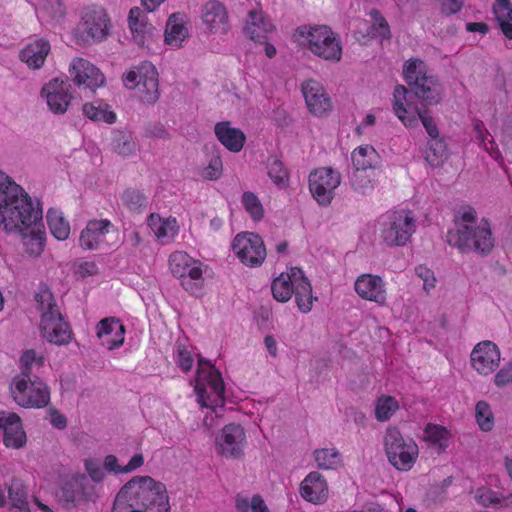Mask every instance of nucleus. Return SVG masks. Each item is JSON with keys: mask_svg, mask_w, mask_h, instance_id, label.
<instances>
[{"mask_svg": "<svg viewBox=\"0 0 512 512\" xmlns=\"http://www.w3.org/2000/svg\"><path fill=\"white\" fill-rule=\"evenodd\" d=\"M34 298L38 309L42 311L40 330L43 338L56 345L69 343L71 339L70 326L59 311L50 289L46 285H41Z\"/></svg>", "mask_w": 512, "mask_h": 512, "instance_id": "nucleus-5", "label": "nucleus"}, {"mask_svg": "<svg viewBox=\"0 0 512 512\" xmlns=\"http://www.w3.org/2000/svg\"><path fill=\"white\" fill-rule=\"evenodd\" d=\"M145 136L157 139H168L170 137L168 131L162 124H149L145 128Z\"/></svg>", "mask_w": 512, "mask_h": 512, "instance_id": "nucleus-64", "label": "nucleus"}, {"mask_svg": "<svg viewBox=\"0 0 512 512\" xmlns=\"http://www.w3.org/2000/svg\"><path fill=\"white\" fill-rule=\"evenodd\" d=\"M175 220H164L157 214H150L147 224L154 235L165 242L170 241L177 233Z\"/></svg>", "mask_w": 512, "mask_h": 512, "instance_id": "nucleus-37", "label": "nucleus"}, {"mask_svg": "<svg viewBox=\"0 0 512 512\" xmlns=\"http://www.w3.org/2000/svg\"><path fill=\"white\" fill-rule=\"evenodd\" d=\"M415 273L423 280V288L425 291L429 292L430 289L435 287L436 278L429 268L422 265L417 266L415 268Z\"/></svg>", "mask_w": 512, "mask_h": 512, "instance_id": "nucleus-61", "label": "nucleus"}, {"mask_svg": "<svg viewBox=\"0 0 512 512\" xmlns=\"http://www.w3.org/2000/svg\"><path fill=\"white\" fill-rule=\"evenodd\" d=\"M369 15L372 19L369 34L373 37L389 40L391 38L390 27L381 12L378 9H372Z\"/></svg>", "mask_w": 512, "mask_h": 512, "instance_id": "nucleus-50", "label": "nucleus"}, {"mask_svg": "<svg viewBox=\"0 0 512 512\" xmlns=\"http://www.w3.org/2000/svg\"><path fill=\"white\" fill-rule=\"evenodd\" d=\"M195 382V391L202 406L213 409L215 413H217V408H223L225 404L224 382L221 373L214 365L200 358Z\"/></svg>", "mask_w": 512, "mask_h": 512, "instance_id": "nucleus-8", "label": "nucleus"}, {"mask_svg": "<svg viewBox=\"0 0 512 512\" xmlns=\"http://www.w3.org/2000/svg\"><path fill=\"white\" fill-rule=\"evenodd\" d=\"M42 209L7 174L0 171V228L8 233L24 236L26 252L32 256L42 253L45 232L42 227Z\"/></svg>", "mask_w": 512, "mask_h": 512, "instance_id": "nucleus-1", "label": "nucleus"}, {"mask_svg": "<svg viewBox=\"0 0 512 512\" xmlns=\"http://www.w3.org/2000/svg\"><path fill=\"white\" fill-rule=\"evenodd\" d=\"M314 459L320 469H335L341 465V455L334 448L315 450Z\"/></svg>", "mask_w": 512, "mask_h": 512, "instance_id": "nucleus-46", "label": "nucleus"}, {"mask_svg": "<svg viewBox=\"0 0 512 512\" xmlns=\"http://www.w3.org/2000/svg\"><path fill=\"white\" fill-rule=\"evenodd\" d=\"M8 498L12 507L19 509L20 512H30L27 494L22 484L13 482L8 489Z\"/></svg>", "mask_w": 512, "mask_h": 512, "instance_id": "nucleus-52", "label": "nucleus"}, {"mask_svg": "<svg viewBox=\"0 0 512 512\" xmlns=\"http://www.w3.org/2000/svg\"><path fill=\"white\" fill-rule=\"evenodd\" d=\"M50 43L45 39H37L27 44L19 54L20 60L31 69H40L50 52Z\"/></svg>", "mask_w": 512, "mask_h": 512, "instance_id": "nucleus-31", "label": "nucleus"}, {"mask_svg": "<svg viewBox=\"0 0 512 512\" xmlns=\"http://www.w3.org/2000/svg\"><path fill=\"white\" fill-rule=\"evenodd\" d=\"M57 495L64 507L68 509L77 507L83 502H94L97 499L95 486L85 475L65 482Z\"/></svg>", "mask_w": 512, "mask_h": 512, "instance_id": "nucleus-16", "label": "nucleus"}, {"mask_svg": "<svg viewBox=\"0 0 512 512\" xmlns=\"http://www.w3.org/2000/svg\"><path fill=\"white\" fill-rule=\"evenodd\" d=\"M110 149L118 156L127 158L136 154L138 144L131 131L114 130L111 133Z\"/></svg>", "mask_w": 512, "mask_h": 512, "instance_id": "nucleus-33", "label": "nucleus"}, {"mask_svg": "<svg viewBox=\"0 0 512 512\" xmlns=\"http://www.w3.org/2000/svg\"><path fill=\"white\" fill-rule=\"evenodd\" d=\"M20 362L22 369L21 373L17 377L31 378L32 376H38L37 373L34 372V368L38 370L43 367L44 357L42 355H37L33 349H30L22 354Z\"/></svg>", "mask_w": 512, "mask_h": 512, "instance_id": "nucleus-45", "label": "nucleus"}, {"mask_svg": "<svg viewBox=\"0 0 512 512\" xmlns=\"http://www.w3.org/2000/svg\"><path fill=\"white\" fill-rule=\"evenodd\" d=\"M124 334V326L114 317L105 318L97 325V336L101 339L102 345L106 346L109 350H113L123 344Z\"/></svg>", "mask_w": 512, "mask_h": 512, "instance_id": "nucleus-27", "label": "nucleus"}, {"mask_svg": "<svg viewBox=\"0 0 512 512\" xmlns=\"http://www.w3.org/2000/svg\"><path fill=\"white\" fill-rule=\"evenodd\" d=\"M355 291L361 298L378 304H383L386 300L384 283L379 276L361 275L355 282Z\"/></svg>", "mask_w": 512, "mask_h": 512, "instance_id": "nucleus-25", "label": "nucleus"}, {"mask_svg": "<svg viewBox=\"0 0 512 512\" xmlns=\"http://www.w3.org/2000/svg\"><path fill=\"white\" fill-rule=\"evenodd\" d=\"M408 90L403 85H397L393 93V110L396 116L407 127H415L421 121L431 138L439 137L438 127L426 110H420L417 105L407 100Z\"/></svg>", "mask_w": 512, "mask_h": 512, "instance_id": "nucleus-11", "label": "nucleus"}, {"mask_svg": "<svg viewBox=\"0 0 512 512\" xmlns=\"http://www.w3.org/2000/svg\"><path fill=\"white\" fill-rule=\"evenodd\" d=\"M449 437L448 430L440 425L428 424L424 430V439L436 446L438 452L445 451L448 447Z\"/></svg>", "mask_w": 512, "mask_h": 512, "instance_id": "nucleus-43", "label": "nucleus"}, {"mask_svg": "<svg viewBox=\"0 0 512 512\" xmlns=\"http://www.w3.org/2000/svg\"><path fill=\"white\" fill-rule=\"evenodd\" d=\"M340 183V173L330 167L315 169L309 175L310 192L321 206H328L332 202Z\"/></svg>", "mask_w": 512, "mask_h": 512, "instance_id": "nucleus-14", "label": "nucleus"}, {"mask_svg": "<svg viewBox=\"0 0 512 512\" xmlns=\"http://www.w3.org/2000/svg\"><path fill=\"white\" fill-rule=\"evenodd\" d=\"M373 170H359L355 169L350 177V184L352 188L360 193L367 194L373 189V180H372Z\"/></svg>", "mask_w": 512, "mask_h": 512, "instance_id": "nucleus-48", "label": "nucleus"}, {"mask_svg": "<svg viewBox=\"0 0 512 512\" xmlns=\"http://www.w3.org/2000/svg\"><path fill=\"white\" fill-rule=\"evenodd\" d=\"M185 37L186 28L184 27L179 14H171L166 24L165 42L169 45L180 46Z\"/></svg>", "mask_w": 512, "mask_h": 512, "instance_id": "nucleus-41", "label": "nucleus"}, {"mask_svg": "<svg viewBox=\"0 0 512 512\" xmlns=\"http://www.w3.org/2000/svg\"><path fill=\"white\" fill-rule=\"evenodd\" d=\"M268 175L279 187H284L288 180V173L284 169L282 162L278 159H273L272 162L269 163Z\"/></svg>", "mask_w": 512, "mask_h": 512, "instance_id": "nucleus-56", "label": "nucleus"}, {"mask_svg": "<svg viewBox=\"0 0 512 512\" xmlns=\"http://www.w3.org/2000/svg\"><path fill=\"white\" fill-rule=\"evenodd\" d=\"M475 417L481 430L490 431L493 428V414L488 403L479 401L476 404Z\"/></svg>", "mask_w": 512, "mask_h": 512, "instance_id": "nucleus-55", "label": "nucleus"}, {"mask_svg": "<svg viewBox=\"0 0 512 512\" xmlns=\"http://www.w3.org/2000/svg\"><path fill=\"white\" fill-rule=\"evenodd\" d=\"M10 392L14 401L24 408H44L50 402V390L39 376L14 377Z\"/></svg>", "mask_w": 512, "mask_h": 512, "instance_id": "nucleus-12", "label": "nucleus"}, {"mask_svg": "<svg viewBox=\"0 0 512 512\" xmlns=\"http://www.w3.org/2000/svg\"><path fill=\"white\" fill-rule=\"evenodd\" d=\"M166 487L150 476H136L118 492L112 512H169Z\"/></svg>", "mask_w": 512, "mask_h": 512, "instance_id": "nucleus-2", "label": "nucleus"}, {"mask_svg": "<svg viewBox=\"0 0 512 512\" xmlns=\"http://www.w3.org/2000/svg\"><path fill=\"white\" fill-rule=\"evenodd\" d=\"M69 74L77 86L92 91L105 83V77L101 71L92 63L82 58H76L72 61L69 67Z\"/></svg>", "mask_w": 512, "mask_h": 512, "instance_id": "nucleus-19", "label": "nucleus"}, {"mask_svg": "<svg viewBox=\"0 0 512 512\" xmlns=\"http://www.w3.org/2000/svg\"><path fill=\"white\" fill-rule=\"evenodd\" d=\"M232 248L240 261L249 267L260 266L266 258L264 242L254 233L238 234L233 240Z\"/></svg>", "mask_w": 512, "mask_h": 512, "instance_id": "nucleus-15", "label": "nucleus"}, {"mask_svg": "<svg viewBox=\"0 0 512 512\" xmlns=\"http://www.w3.org/2000/svg\"><path fill=\"white\" fill-rule=\"evenodd\" d=\"M471 365L481 375H490L499 366L500 351L491 341L478 343L471 352Z\"/></svg>", "mask_w": 512, "mask_h": 512, "instance_id": "nucleus-20", "label": "nucleus"}, {"mask_svg": "<svg viewBox=\"0 0 512 512\" xmlns=\"http://www.w3.org/2000/svg\"><path fill=\"white\" fill-rule=\"evenodd\" d=\"M495 2L493 5L495 19L505 37L512 39V5L510 0H495Z\"/></svg>", "mask_w": 512, "mask_h": 512, "instance_id": "nucleus-36", "label": "nucleus"}, {"mask_svg": "<svg viewBox=\"0 0 512 512\" xmlns=\"http://www.w3.org/2000/svg\"><path fill=\"white\" fill-rule=\"evenodd\" d=\"M217 139L231 152H239L245 143L244 133L230 126L229 122H219L214 128Z\"/></svg>", "mask_w": 512, "mask_h": 512, "instance_id": "nucleus-32", "label": "nucleus"}, {"mask_svg": "<svg viewBox=\"0 0 512 512\" xmlns=\"http://www.w3.org/2000/svg\"><path fill=\"white\" fill-rule=\"evenodd\" d=\"M113 229L114 225L107 219L90 220L80 234V246L86 250L100 249L106 235Z\"/></svg>", "mask_w": 512, "mask_h": 512, "instance_id": "nucleus-23", "label": "nucleus"}, {"mask_svg": "<svg viewBox=\"0 0 512 512\" xmlns=\"http://www.w3.org/2000/svg\"><path fill=\"white\" fill-rule=\"evenodd\" d=\"M71 84L67 80L53 78L41 89V96L45 98L51 112L64 114L72 100Z\"/></svg>", "mask_w": 512, "mask_h": 512, "instance_id": "nucleus-18", "label": "nucleus"}, {"mask_svg": "<svg viewBox=\"0 0 512 512\" xmlns=\"http://www.w3.org/2000/svg\"><path fill=\"white\" fill-rule=\"evenodd\" d=\"M85 469L93 482L100 483L105 477L104 468L95 459L85 460Z\"/></svg>", "mask_w": 512, "mask_h": 512, "instance_id": "nucleus-59", "label": "nucleus"}, {"mask_svg": "<svg viewBox=\"0 0 512 512\" xmlns=\"http://www.w3.org/2000/svg\"><path fill=\"white\" fill-rule=\"evenodd\" d=\"M222 160L218 154H213L209 160V164L202 170V177L207 180H216L222 174Z\"/></svg>", "mask_w": 512, "mask_h": 512, "instance_id": "nucleus-57", "label": "nucleus"}, {"mask_svg": "<svg viewBox=\"0 0 512 512\" xmlns=\"http://www.w3.org/2000/svg\"><path fill=\"white\" fill-rule=\"evenodd\" d=\"M295 42L307 47L315 56L326 61L338 62L342 57L339 36L326 25H302L293 34Z\"/></svg>", "mask_w": 512, "mask_h": 512, "instance_id": "nucleus-4", "label": "nucleus"}, {"mask_svg": "<svg viewBox=\"0 0 512 512\" xmlns=\"http://www.w3.org/2000/svg\"><path fill=\"white\" fill-rule=\"evenodd\" d=\"M146 15L139 7H133L129 12L128 22L133 40L139 46H144L151 37L153 27L145 21Z\"/></svg>", "mask_w": 512, "mask_h": 512, "instance_id": "nucleus-34", "label": "nucleus"}, {"mask_svg": "<svg viewBox=\"0 0 512 512\" xmlns=\"http://www.w3.org/2000/svg\"><path fill=\"white\" fill-rule=\"evenodd\" d=\"M242 204L253 220L259 221L263 218V206L253 192L247 191L243 193Z\"/></svg>", "mask_w": 512, "mask_h": 512, "instance_id": "nucleus-54", "label": "nucleus"}, {"mask_svg": "<svg viewBox=\"0 0 512 512\" xmlns=\"http://www.w3.org/2000/svg\"><path fill=\"white\" fill-rule=\"evenodd\" d=\"M123 84L128 89H137L141 102L154 104L159 98L158 72L150 62H142L123 75Z\"/></svg>", "mask_w": 512, "mask_h": 512, "instance_id": "nucleus-13", "label": "nucleus"}, {"mask_svg": "<svg viewBox=\"0 0 512 512\" xmlns=\"http://www.w3.org/2000/svg\"><path fill=\"white\" fill-rule=\"evenodd\" d=\"M273 297L279 302H287L294 292L293 268L290 273H281L271 285Z\"/></svg>", "mask_w": 512, "mask_h": 512, "instance_id": "nucleus-38", "label": "nucleus"}, {"mask_svg": "<svg viewBox=\"0 0 512 512\" xmlns=\"http://www.w3.org/2000/svg\"><path fill=\"white\" fill-rule=\"evenodd\" d=\"M447 146L439 137L431 138L425 151V160L432 167H439L447 158Z\"/></svg>", "mask_w": 512, "mask_h": 512, "instance_id": "nucleus-40", "label": "nucleus"}, {"mask_svg": "<svg viewBox=\"0 0 512 512\" xmlns=\"http://www.w3.org/2000/svg\"><path fill=\"white\" fill-rule=\"evenodd\" d=\"M378 230L388 247H403L416 231V219L409 210H389L378 218Z\"/></svg>", "mask_w": 512, "mask_h": 512, "instance_id": "nucleus-7", "label": "nucleus"}, {"mask_svg": "<svg viewBox=\"0 0 512 512\" xmlns=\"http://www.w3.org/2000/svg\"><path fill=\"white\" fill-rule=\"evenodd\" d=\"M273 30L272 23L264 16L261 9H251L248 12L244 33L250 39L261 42Z\"/></svg>", "mask_w": 512, "mask_h": 512, "instance_id": "nucleus-29", "label": "nucleus"}, {"mask_svg": "<svg viewBox=\"0 0 512 512\" xmlns=\"http://www.w3.org/2000/svg\"><path fill=\"white\" fill-rule=\"evenodd\" d=\"M47 223L52 235L58 240H66L70 234V225L62 212L51 208L47 212Z\"/></svg>", "mask_w": 512, "mask_h": 512, "instance_id": "nucleus-39", "label": "nucleus"}, {"mask_svg": "<svg viewBox=\"0 0 512 512\" xmlns=\"http://www.w3.org/2000/svg\"><path fill=\"white\" fill-rule=\"evenodd\" d=\"M177 363L184 372H188L192 368L193 358L184 346H178L177 348Z\"/></svg>", "mask_w": 512, "mask_h": 512, "instance_id": "nucleus-63", "label": "nucleus"}, {"mask_svg": "<svg viewBox=\"0 0 512 512\" xmlns=\"http://www.w3.org/2000/svg\"><path fill=\"white\" fill-rule=\"evenodd\" d=\"M111 21L100 6H90L82 10L80 21L73 30L74 39L78 44L100 43L110 34Z\"/></svg>", "mask_w": 512, "mask_h": 512, "instance_id": "nucleus-9", "label": "nucleus"}, {"mask_svg": "<svg viewBox=\"0 0 512 512\" xmlns=\"http://www.w3.org/2000/svg\"><path fill=\"white\" fill-rule=\"evenodd\" d=\"M403 76L411 92L424 105H436L442 101L443 86L435 75L428 73L426 65L419 59L406 61Z\"/></svg>", "mask_w": 512, "mask_h": 512, "instance_id": "nucleus-6", "label": "nucleus"}, {"mask_svg": "<svg viewBox=\"0 0 512 512\" xmlns=\"http://www.w3.org/2000/svg\"><path fill=\"white\" fill-rule=\"evenodd\" d=\"M455 229L446 234L449 245L463 253L476 252L487 255L494 246L492 232L487 223L477 224L476 211L471 207H463L455 217Z\"/></svg>", "mask_w": 512, "mask_h": 512, "instance_id": "nucleus-3", "label": "nucleus"}, {"mask_svg": "<svg viewBox=\"0 0 512 512\" xmlns=\"http://www.w3.org/2000/svg\"><path fill=\"white\" fill-rule=\"evenodd\" d=\"M181 286L191 295L200 296L202 292V287L204 283V279L202 274H199L198 277L191 278V276L180 277Z\"/></svg>", "mask_w": 512, "mask_h": 512, "instance_id": "nucleus-58", "label": "nucleus"}, {"mask_svg": "<svg viewBox=\"0 0 512 512\" xmlns=\"http://www.w3.org/2000/svg\"><path fill=\"white\" fill-rule=\"evenodd\" d=\"M169 267L174 276L177 278L191 276L198 277L203 274L201 263L194 260L186 252L176 251L169 257Z\"/></svg>", "mask_w": 512, "mask_h": 512, "instance_id": "nucleus-30", "label": "nucleus"}, {"mask_svg": "<svg viewBox=\"0 0 512 512\" xmlns=\"http://www.w3.org/2000/svg\"><path fill=\"white\" fill-rule=\"evenodd\" d=\"M0 429L3 431V443L7 448L21 449L27 438L21 418L14 412L0 411Z\"/></svg>", "mask_w": 512, "mask_h": 512, "instance_id": "nucleus-22", "label": "nucleus"}, {"mask_svg": "<svg viewBox=\"0 0 512 512\" xmlns=\"http://www.w3.org/2000/svg\"><path fill=\"white\" fill-rule=\"evenodd\" d=\"M351 160L355 169L373 170L380 162L379 155L370 145L359 146L351 154Z\"/></svg>", "mask_w": 512, "mask_h": 512, "instance_id": "nucleus-35", "label": "nucleus"}, {"mask_svg": "<svg viewBox=\"0 0 512 512\" xmlns=\"http://www.w3.org/2000/svg\"><path fill=\"white\" fill-rule=\"evenodd\" d=\"M295 301L298 309L303 313H308L312 309V304L317 297L312 295V286L308 278L304 275L302 269L293 268Z\"/></svg>", "mask_w": 512, "mask_h": 512, "instance_id": "nucleus-28", "label": "nucleus"}, {"mask_svg": "<svg viewBox=\"0 0 512 512\" xmlns=\"http://www.w3.org/2000/svg\"><path fill=\"white\" fill-rule=\"evenodd\" d=\"M123 205L131 212L142 213L148 204L143 192L135 188H127L121 195Z\"/></svg>", "mask_w": 512, "mask_h": 512, "instance_id": "nucleus-44", "label": "nucleus"}, {"mask_svg": "<svg viewBox=\"0 0 512 512\" xmlns=\"http://www.w3.org/2000/svg\"><path fill=\"white\" fill-rule=\"evenodd\" d=\"M246 443L244 428L235 423L223 427L221 433L216 437V452L226 458L237 459L243 455Z\"/></svg>", "mask_w": 512, "mask_h": 512, "instance_id": "nucleus-17", "label": "nucleus"}, {"mask_svg": "<svg viewBox=\"0 0 512 512\" xmlns=\"http://www.w3.org/2000/svg\"><path fill=\"white\" fill-rule=\"evenodd\" d=\"M38 15L46 20H59L65 15V6L62 0H45L38 10Z\"/></svg>", "mask_w": 512, "mask_h": 512, "instance_id": "nucleus-53", "label": "nucleus"}, {"mask_svg": "<svg viewBox=\"0 0 512 512\" xmlns=\"http://www.w3.org/2000/svg\"><path fill=\"white\" fill-rule=\"evenodd\" d=\"M203 23L213 33L226 34L229 30L228 13L225 6L217 1H208L202 8Z\"/></svg>", "mask_w": 512, "mask_h": 512, "instance_id": "nucleus-24", "label": "nucleus"}, {"mask_svg": "<svg viewBox=\"0 0 512 512\" xmlns=\"http://www.w3.org/2000/svg\"><path fill=\"white\" fill-rule=\"evenodd\" d=\"M399 409L398 401L392 396L383 395L378 398L375 416L379 421H387Z\"/></svg>", "mask_w": 512, "mask_h": 512, "instance_id": "nucleus-49", "label": "nucleus"}, {"mask_svg": "<svg viewBox=\"0 0 512 512\" xmlns=\"http://www.w3.org/2000/svg\"><path fill=\"white\" fill-rule=\"evenodd\" d=\"M235 506L239 512H270L259 494L253 495L251 499L247 496L237 494L235 497Z\"/></svg>", "mask_w": 512, "mask_h": 512, "instance_id": "nucleus-47", "label": "nucleus"}, {"mask_svg": "<svg viewBox=\"0 0 512 512\" xmlns=\"http://www.w3.org/2000/svg\"><path fill=\"white\" fill-rule=\"evenodd\" d=\"M83 113L93 121H103L112 124L116 121V115L109 110L107 104L102 102L86 103L83 105Z\"/></svg>", "mask_w": 512, "mask_h": 512, "instance_id": "nucleus-42", "label": "nucleus"}, {"mask_svg": "<svg viewBox=\"0 0 512 512\" xmlns=\"http://www.w3.org/2000/svg\"><path fill=\"white\" fill-rule=\"evenodd\" d=\"M494 384L501 388L512 384V361L506 363L494 376Z\"/></svg>", "mask_w": 512, "mask_h": 512, "instance_id": "nucleus-60", "label": "nucleus"}, {"mask_svg": "<svg viewBox=\"0 0 512 512\" xmlns=\"http://www.w3.org/2000/svg\"><path fill=\"white\" fill-rule=\"evenodd\" d=\"M505 498L506 496L486 487L478 488L475 492V500L483 507H504Z\"/></svg>", "mask_w": 512, "mask_h": 512, "instance_id": "nucleus-51", "label": "nucleus"}, {"mask_svg": "<svg viewBox=\"0 0 512 512\" xmlns=\"http://www.w3.org/2000/svg\"><path fill=\"white\" fill-rule=\"evenodd\" d=\"M384 449L389 463L399 471H409L415 464L419 449L416 442L389 427L384 436Z\"/></svg>", "mask_w": 512, "mask_h": 512, "instance_id": "nucleus-10", "label": "nucleus"}, {"mask_svg": "<svg viewBox=\"0 0 512 512\" xmlns=\"http://www.w3.org/2000/svg\"><path fill=\"white\" fill-rule=\"evenodd\" d=\"M302 92L309 111L317 117H324L332 109L331 99L324 87L315 80L302 84Z\"/></svg>", "mask_w": 512, "mask_h": 512, "instance_id": "nucleus-21", "label": "nucleus"}, {"mask_svg": "<svg viewBox=\"0 0 512 512\" xmlns=\"http://www.w3.org/2000/svg\"><path fill=\"white\" fill-rule=\"evenodd\" d=\"M464 6V0H441L440 13L449 17L458 13Z\"/></svg>", "mask_w": 512, "mask_h": 512, "instance_id": "nucleus-62", "label": "nucleus"}, {"mask_svg": "<svg viewBox=\"0 0 512 512\" xmlns=\"http://www.w3.org/2000/svg\"><path fill=\"white\" fill-rule=\"evenodd\" d=\"M300 494L308 502L324 503L328 498L327 483L320 473L311 472L302 481Z\"/></svg>", "mask_w": 512, "mask_h": 512, "instance_id": "nucleus-26", "label": "nucleus"}]
</instances>
